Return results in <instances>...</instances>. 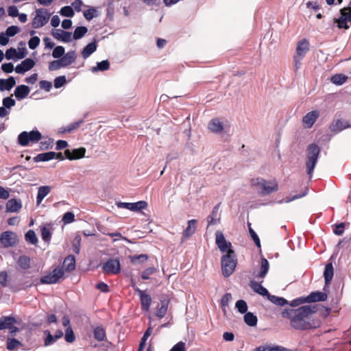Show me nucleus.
I'll return each mask as SVG.
<instances>
[{"mask_svg": "<svg viewBox=\"0 0 351 351\" xmlns=\"http://www.w3.org/2000/svg\"><path fill=\"white\" fill-rule=\"evenodd\" d=\"M20 345L21 342L18 339L8 338L7 340L6 348L8 350L12 351Z\"/></svg>", "mask_w": 351, "mask_h": 351, "instance_id": "45", "label": "nucleus"}, {"mask_svg": "<svg viewBox=\"0 0 351 351\" xmlns=\"http://www.w3.org/2000/svg\"><path fill=\"white\" fill-rule=\"evenodd\" d=\"M64 275V270L62 267H56L55 268L51 273L47 275H45L42 276L40 279V282L41 284H55L58 282V280L62 278Z\"/></svg>", "mask_w": 351, "mask_h": 351, "instance_id": "6", "label": "nucleus"}, {"mask_svg": "<svg viewBox=\"0 0 351 351\" xmlns=\"http://www.w3.org/2000/svg\"><path fill=\"white\" fill-rule=\"evenodd\" d=\"M60 13L62 16L72 17L74 15V11L71 6L66 5L61 8Z\"/></svg>", "mask_w": 351, "mask_h": 351, "instance_id": "50", "label": "nucleus"}, {"mask_svg": "<svg viewBox=\"0 0 351 351\" xmlns=\"http://www.w3.org/2000/svg\"><path fill=\"white\" fill-rule=\"evenodd\" d=\"M349 125L347 124V123H343L340 119H337L334 121L330 126V130L332 132H339L341 130H343L345 128H347Z\"/></svg>", "mask_w": 351, "mask_h": 351, "instance_id": "30", "label": "nucleus"}, {"mask_svg": "<svg viewBox=\"0 0 351 351\" xmlns=\"http://www.w3.org/2000/svg\"><path fill=\"white\" fill-rule=\"evenodd\" d=\"M320 149L317 145L310 144L307 147V158L306 161V172L310 178L312 177L314 168L317 162Z\"/></svg>", "mask_w": 351, "mask_h": 351, "instance_id": "4", "label": "nucleus"}, {"mask_svg": "<svg viewBox=\"0 0 351 351\" xmlns=\"http://www.w3.org/2000/svg\"><path fill=\"white\" fill-rule=\"evenodd\" d=\"M309 51L310 43L307 39L304 38L298 43L294 56L300 58H304Z\"/></svg>", "mask_w": 351, "mask_h": 351, "instance_id": "12", "label": "nucleus"}, {"mask_svg": "<svg viewBox=\"0 0 351 351\" xmlns=\"http://www.w3.org/2000/svg\"><path fill=\"white\" fill-rule=\"evenodd\" d=\"M260 265V271L256 274L255 276L257 278H264L269 271V263L265 258L262 257L261 258Z\"/></svg>", "mask_w": 351, "mask_h": 351, "instance_id": "23", "label": "nucleus"}, {"mask_svg": "<svg viewBox=\"0 0 351 351\" xmlns=\"http://www.w3.org/2000/svg\"><path fill=\"white\" fill-rule=\"evenodd\" d=\"M64 67L62 62H60V59L57 60H53L49 64V70L50 71H56L59 69Z\"/></svg>", "mask_w": 351, "mask_h": 351, "instance_id": "57", "label": "nucleus"}, {"mask_svg": "<svg viewBox=\"0 0 351 351\" xmlns=\"http://www.w3.org/2000/svg\"><path fill=\"white\" fill-rule=\"evenodd\" d=\"M16 84L14 77L10 76L7 80L0 79V90L3 91L5 90H10Z\"/></svg>", "mask_w": 351, "mask_h": 351, "instance_id": "28", "label": "nucleus"}, {"mask_svg": "<svg viewBox=\"0 0 351 351\" xmlns=\"http://www.w3.org/2000/svg\"><path fill=\"white\" fill-rule=\"evenodd\" d=\"M333 276H334V269H333L332 263L331 262H330L326 265L324 271L325 287L328 286L331 283Z\"/></svg>", "mask_w": 351, "mask_h": 351, "instance_id": "19", "label": "nucleus"}, {"mask_svg": "<svg viewBox=\"0 0 351 351\" xmlns=\"http://www.w3.org/2000/svg\"><path fill=\"white\" fill-rule=\"evenodd\" d=\"M156 271V269L154 267H148L143 271L141 278L143 280H148L150 278L149 276L154 274Z\"/></svg>", "mask_w": 351, "mask_h": 351, "instance_id": "56", "label": "nucleus"}, {"mask_svg": "<svg viewBox=\"0 0 351 351\" xmlns=\"http://www.w3.org/2000/svg\"><path fill=\"white\" fill-rule=\"evenodd\" d=\"M86 152V150L84 147H80L73 150L66 149L64 151V156L69 160H78L85 156Z\"/></svg>", "mask_w": 351, "mask_h": 351, "instance_id": "13", "label": "nucleus"}, {"mask_svg": "<svg viewBox=\"0 0 351 351\" xmlns=\"http://www.w3.org/2000/svg\"><path fill=\"white\" fill-rule=\"evenodd\" d=\"M51 186H42L38 189V193L36 197V204L39 205L43 199L50 193Z\"/></svg>", "mask_w": 351, "mask_h": 351, "instance_id": "27", "label": "nucleus"}, {"mask_svg": "<svg viewBox=\"0 0 351 351\" xmlns=\"http://www.w3.org/2000/svg\"><path fill=\"white\" fill-rule=\"evenodd\" d=\"M327 294L322 291L311 292L308 296L305 297L306 303H312L316 302H324L327 300Z\"/></svg>", "mask_w": 351, "mask_h": 351, "instance_id": "15", "label": "nucleus"}, {"mask_svg": "<svg viewBox=\"0 0 351 351\" xmlns=\"http://www.w3.org/2000/svg\"><path fill=\"white\" fill-rule=\"evenodd\" d=\"M208 129L214 133H220L223 130V125L219 119H213L208 123Z\"/></svg>", "mask_w": 351, "mask_h": 351, "instance_id": "25", "label": "nucleus"}, {"mask_svg": "<svg viewBox=\"0 0 351 351\" xmlns=\"http://www.w3.org/2000/svg\"><path fill=\"white\" fill-rule=\"evenodd\" d=\"M87 32L88 29L84 26L77 27L73 33V39L78 40L82 38Z\"/></svg>", "mask_w": 351, "mask_h": 351, "instance_id": "41", "label": "nucleus"}, {"mask_svg": "<svg viewBox=\"0 0 351 351\" xmlns=\"http://www.w3.org/2000/svg\"><path fill=\"white\" fill-rule=\"evenodd\" d=\"M215 243L218 248L222 253H228L229 250H233L232 249V243L227 241L223 234L221 231H217L215 232Z\"/></svg>", "mask_w": 351, "mask_h": 351, "instance_id": "8", "label": "nucleus"}, {"mask_svg": "<svg viewBox=\"0 0 351 351\" xmlns=\"http://www.w3.org/2000/svg\"><path fill=\"white\" fill-rule=\"evenodd\" d=\"M132 287L134 288L135 293H137L140 296L142 310L148 311L152 304L151 296L147 293H145L144 291L141 290L139 288L135 287L133 282L132 283Z\"/></svg>", "mask_w": 351, "mask_h": 351, "instance_id": "10", "label": "nucleus"}, {"mask_svg": "<svg viewBox=\"0 0 351 351\" xmlns=\"http://www.w3.org/2000/svg\"><path fill=\"white\" fill-rule=\"evenodd\" d=\"M45 334L47 335L45 339V346H48L53 344L58 339H55V335H52L49 330H45Z\"/></svg>", "mask_w": 351, "mask_h": 351, "instance_id": "58", "label": "nucleus"}, {"mask_svg": "<svg viewBox=\"0 0 351 351\" xmlns=\"http://www.w3.org/2000/svg\"><path fill=\"white\" fill-rule=\"evenodd\" d=\"M21 64L23 69L25 70V71H28L34 66L35 62L31 58H27L25 60H23Z\"/></svg>", "mask_w": 351, "mask_h": 351, "instance_id": "53", "label": "nucleus"}, {"mask_svg": "<svg viewBox=\"0 0 351 351\" xmlns=\"http://www.w3.org/2000/svg\"><path fill=\"white\" fill-rule=\"evenodd\" d=\"M129 258H130V262L132 264L136 265V264H139V263L146 262L148 259V256L145 254H141L139 255L130 256Z\"/></svg>", "mask_w": 351, "mask_h": 351, "instance_id": "38", "label": "nucleus"}, {"mask_svg": "<svg viewBox=\"0 0 351 351\" xmlns=\"http://www.w3.org/2000/svg\"><path fill=\"white\" fill-rule=\"evenodd\" d=\"M97 16V10L95 8H91L84 12V16L88 21L92 20L94 17H96Z\"/></svg>", "mask_w": 351, "mask_h": 351, "instance_id": "49", "label": "nucleus"}, {"mask_svg": "<svg viewBox=\"0 0 351 351\" xmlns=\"http://www.w3.org/2000/svg\"><path fill=\"white\" fill-rule=\"evenodd\" d=\"M267 299L272 303H274L276 305H278L280 306H283L285 304H288L287 300H285V298H280L278 296H276V295H273L271 294L269 295V296L268 297Z\"/></svg>", "mask_w": 351, "mask_h": 351, "instance_id": "40", "label": "nucleus"}, {"mask_svg": "<svg viewBox=\"0 0 351 351\" xmlns=\"http://www.w3.org/2000/svg\"><path fill=\"white\" fill-rule=\"evenodd\" d=\"M244 321L250 326H254L257 324V317L252 313H246L244 315Z\"/></svg>", "mask_w": 351, "mask_h": 351, "instance_id": "39", "label": "nucleus"}, {"mask_svg": "<svg viewBox=\"0 0 351 351\" xmlns=\"http://www.w3.org/2000/svg\"><path fill=\"white\" fill-rule=\"evenodd\" d=\"M102 269L107 274H117L121 271L119 261L117 258H110L104 264Z\"/></svg>", "mask_w": 351, "mask_h": 351, "instance_id": "9", "label": "nucleus"}, {"mask_svg": "<svg viewBox=\"0 0 351 351\" xmlns=\"http://www.w3.org/2000/svg\"><path fill=\"white\" fill-rule=\"evenodd\" d=\"M340 12L341 17H343L348 22H351V7L348 6L343 8L341 9Z\"/></svg>", "mask_w": 351, "mask_h": 351, "instance_id": "51", "label": "nucleus"}, {"mask_svg": "<svg viewBox=\"0 0 351 351\" xmlns=\"http://www.w3.org/2000/svg\"><path fill=\"white\" fill-rule=\"evenodd\" d=\"M40 44V38L38 36L32 37L29 42L28 45L31 49H35Z\"/></svg>", "mask_w": 351, "mask_h": 351, "instance_id": "64", "label": "nucleus"}, {"mask_svg": "<svg viewBox=\"0 0 351 351\" xmlns=\"http://www.w3.org/2000/svg\"><path fill=\"white\" fill-rule=\"evenodd\" d=\"M54 152L39 154L34 158V162H45L53 159Z\"/></svg>", "mask_w": 351, "mask_h": 351, "instance_id": "32", "label": "nucleus"}, {"mask_svg": "<svg viewBox=\"0 0 351 351\" xmlns=\"http://www.w3.org/2000/svg\"><path fill=\"white\" fill-rule=\"evenodd\" d=\"M109 68H110V62L108 60H103L100 62H98L96 66L92 67L91 71L93 73L97 72L99 71H105L108 70Z\"/></svg>", "mask_w": 351, "mask_h": 351, "instance_id": "37", "label": "nucleus"}, {"mask_svg": "<svg viewBox=\"0 0 351 351\" xmlns=\"http://www.w3.org/2000/svg\"><path fill=\"white\" fill-rule=\"evenodd\" d=\"M319 116L317 110L308 112L302 119V123L306 128H311Z\"/></svg>", "mask_w": 351, "mask_h": 351, "instance_id": "14", "label": "nucleus"}, {"mask_svg": "<svg viewBox=\"0 0 351 351\" xmlns=\"http://www.w3.org/2000/svg\"><path fill=\"white\" fill-rule=\"evenodd\" d=\"M30 258L26 255L20 256L17 264L20 268L23 269H27L30 267Z\"/></svg>", "mask_w": 351, "mask_h": 351, "instance_id": "36", "label": "nucleus"}, {"mask_svg": "<svg viewBox=\"0 0 351 351\" xmlns=\"http://www.w3.org/2000/svg\"><path fill=\"white\" fill-rule=\"evenodd\" d=\"M22 207L21 201L16 199H10L6 203V211L10 213H17Z\"/></svg>", "mask_w": 351, "mask_h": 351, "instance_id": "18", "label": "nucleus"}, {"mask_svg": "<svg viewBox=\"0 0 351 351\" xmlns=\"http://www.w3.org/2000/svg\"><path fill=\"white\" fill-rule=\"evenodd\" d=\"M62 221L65 223H70L75 221V215L72 212H66L62 217Z\"/></svg>", "mask_w": 351, "mask_h": 351, "instance_id": "59", "label": "nucleus"}, {"mask_svg": "<svg viewBox=\"0 0 351 351\" xmlns=\"http://www.w3.org/2000/svg\"><path fill=\"white\" fill-rule=\"evenodd\" d=\"M147 207V203L145 201H138L132 204V211L137 212L145 209Z\"/></svg>", "mask_w": 351, "mask_h": 351, "instance_id": "46", "label": "nucleus"}, {"mask_svg": "<svg viewBox=\"0 0 351 351\" xmlns=\"http://www.w3.org/2000/svg\"><path fill=\"white\" fill-rule=\"evenodd\" d=\"M75 335L71 328L68 326L65 330L64 339L67 343H73L75 341Z\"/></svg>", "mask_w": 351, "mask_h": 351, "instance_id": "44", "label": "nucleus"}, {"mask_svg": "<svg viewBox=\"0 0 351 351\" xmlns=\"http://www.w3.org/2000/svg\"><path fill=\"white\" fill-rule=\"evenodd\" d=\"M5 56L7 60H11L14 58L17 59V51L16 49L11 47L7 49L5 51Z\"/></svg>", "mask_w": 351, "mask_h": 351, "instance_id": "61", "label": "nucleus"}, {"mask_svg": "<svg viewBox=\"0 0 351 351\" xmlns=\"http://www.w3.org/2000/svg\"><path fill=\"white\" fill-rule=\"evenodd\" d=\"M197 223L196 219H191L188 221L187 227L183 232V237L188 238L195 234L197 230Z\"/></svg>", "mask_w": 351, "mask_h": 351, "instance_id": "20", "label": "nucleus"}, {"mask_svg": "<svg viewBox=\"0 0 351 351\" xmlns=\"http://www.w3.org/2000/svg\"><path fill=\"white\" fill-rule=\"evenodd\" d=\"M97 41L94 40L92 43H88L82 50V56L84 59L88 58L93 52L97 49Z\"/></svg>", "mask_w": 351, "mask_h": 351, "instance_id": "29", "label": "nucleus"}, {"mask_svg": "<svg viewBox=\"0 0 351 351\" xmlns=\"http://www.w3.org/2000/svg\"><path fill=\"white\" fill-rule=\"evenodd\" d=\"M16 323V320L14 317L3 316L0 318V330L8 329Z\"/></svg>", "mask_w": 351, "mask_h": 351, "instance_id": "24", "label": "nucleus"}, {"mask_svg": "<svg viewBox=\"0 0 351 351\" xmlns=\"http://www.w3.org/2000/svg\"><path fill=\"white\" fill-rule=\"evenodd\" d=\"M36 16L32 20V25L34 29H38L44 26L49 21L51 16L47 13L46 10L37 9L36 11Z\"/></svg>", "mask_w": 351, "mask_h": 351, "instance_id": "7", "label": "nucleus"}, {"mask_svg": "<svg viewBox=\"0 0 351 351\" xmlns=\"http://www.w3.org/2000/svg\"><path fill=\"white\" fill-rule=\"evenodd\" d=\"M235 306L239 313L242 314L246 313L247 311V305L245 301L239 300L236 302Z\"/></svg>", "mask_w": 351, "mask_h": 351, "instance_id": "48", "label": "nucleus"}, {"mask_svg": "<svg viewBox=\"0 0 351 351\" xmlns=\"http://www.w3.org/2000/svg\"><path fill=\"white\" fill-rule=\"evenodd\" d=\"M19 32V28L17 26L12 25L7 28L5 34L8 37H12L15 36Z\"/></svg>", "mask_w": 351, "mask_h": 351, "instance_id": "62", "label": "nucleus"}, {"mask_svg": "<svg viewBox=\"0 0 351 351\" xmlns=\"http://www.w3.org/2000/svg\"><path fill=\"white\" fill-rule=\"evenodd\" d=\"M248 227H249V232L250 234V236H251L252 240L255 243L257 247L261 248V245L260 239H259L258 235L256 234V233L254 232V230L251 228V224L250 223H248Z\"/></svg>", "mask_w": 351, "mask_h": 351, "instance_id": "52", "label": "nucleus"}, {"mask_svg": "<svg viewBox=\"0 0 351 351\" xmlns=\"http://www.w3.org/2000/svg\"><path fill=\"white\" fill-rule=\"evenodd\" d=\"M30 92L29 88L26 85L18 86L14 90V95L17 99L21 100L27 97Z\"/></svg>", "mask_w": 351, "mask_h": 351, "instance_id": "21", "label": "nucleus"}, {"mask_svg": "<svg viewBox=\"0 0 351 351\" xmlns=\"http://www.w3.org/2000/svg\"><path fill=\"white\" fill-rule=\"evenodd\" d=\"M93 335L98 341H104L106 337V330L102 326H97L93 330Z\"/></svg>", "mask_w": 351, "mask_h": 351, "instance_id": "34", "label": "nucleus"}, {"mask_svg": "<svg viewBox=\"0 0 351 351\" xmlns=\"http://www.w3.org/2000/svg\"><path fill=\"white\" fill-rule=\"evenodd\" d=\"M335 21V23H336L337 24V27L339 28V29H347L349 28V26L348 25L347 23L348 22V21H346V19H344L343 17H340L339 19H334Z\"/></svg>", "mask_w": 351, "mask_h": 351, "instance_id": "60", "label": "nucleus"}, {"mask_svg": "<svg viewBox=\"0 0 351 351\" xmlns=\"http://www.w3.org/2000/svg\"><path fill=\"white\" fill-rule=\"evenodd\" d=\"M316 306L304 305L297 308H290L282 312V316L289 320L290 326L299 331L318 328L322 324L320 319L315 317Z\"/></svg>", "mask_w": 351, "mask_h": 351, "instance_id": "1", "label": "nucleus"}, {"mask_svg": "<svg viewBox=\"0 0 351 351\" xmlns=\"http://www.w3.org/2000/svg\"><path fill=\"white\" fill-rule=\"evenodd\" d=\"M54 38L56 39L65 42L69 43L71 41V33L62 30L60 29H56L52 33Z\"/></svg>", "mask_w": 351, "mask_h": 351, "instance_id": "17", "label": "nucleus"}, {"mask_svg": "<svg viewBox=\"0 0 351 351\" xmlns=\"http://www.w3.org/2000/svg\"><path fill=\"white\" fill-rule=\"evenodd\" d=\"M42 138V134L38 130H32L29 132L24 131L18 136V143L23 147L29 144L38 143Z\"/></svg>", "mask_w": 351, "mask_h": 351, "instance_id": "5", "label": "nucleus"}, {"mask_svg": "<svg viewBox=\"0 0 351 351\" xmlns=\"http://www.w3.org/2000/svg\"><path fill=\"white\" fill-rule=\"evenodd\" d=\"M252 186L254 187L261 196L268 195L278 191V184L276 179L267 180L262 178H252Z\"/></svg>", "mask_w": 351, "mask_h": 351, "instance_id": "2", "label": "nucleus"}, {"mask_svg": "<svg viewBox=\"0 0 351 351\" xmlns=\"http://www.w3.org/2000/svg\"><path fill=\"white\" fill-rule=\"evenodd\" d=\"M256 351H291L280 346H265L256 348Z\"/></svg>", "mask_w": 351, "mask_h": 351, "instance_id": "35", "label": "nucleus"}, {"mask_svg": "<svg viewBox=\"0 0 351 351\" xmlns=\"http://www.w3.org/2000/svg\"><path fill=\"white\" fill-rule=\"evenodd\" d=\"M237 259L234 250H229L221 258V271L224 277H229L235 270Z\"/></svg>", "mask_w": 351, "mask_h": 351, "instance_id": "3", "label": "nucleus"}, {"mask_svg": "<svg viewBox=\"0 0 351 351\" xmlns=\"http://www.w3.org/2000/svg\"><path fill=\"white\" fill-rule=\"evenodd\" d=\"M66 82V80L65 76L62 75L55 78L54 80V86L56 88H59L62 87Z\"/></svg>", "mask_w": 351, "mask_h": 351, "instance_id": "63", "label": "nucleus"}, {"mask_svg": "<svg viewBox=\"0 0 351 351\" xmlns=\"http://www.w3.org/2000/svg\"><path fill=\"white\" fill-rule=\"evenodd\" d=\"M25 241L31 244L36 245L38 243V239L34 230H29L25 234Z\"/></svg>", "mask_w": 351, "mask_h": 351, "instance_id": "42", "label": "nucleus"}, {"mask_svg": "<svg viewBox=\"0 0 351 351\" xmlns=\"http://www.w3.org/2000/svg\"><path fill=\"white\" fill-rule=\"evenodd\" d=\"M41 232V237L43 240L45 242H49L51 238V232L50 230L47 227H43L40 229Z\"/></svg>", "mask_w": 351, "mask_h": 351, "instance_id": "47", "label": "nucleus"}, {"mask_svg": "<svg viewBox=\"0 0 351 351\" xmlns=\"http://www.w3.org/2000/svg\"><path fill=\"white\" fill-rule=\"evenodd\" d=\"M63 265L66 271H71L75 268V258L73 255H69L66 257L63 262Z\"/></svg>", "mask_w": 351, "mask_h": 351, "instance_id": "31", "label": "nucleus"}, {"mask_svg": "<svg viewBox=\"0 0 351 351\" xmlns=\"http://www.w3.org/2000/svg\"><path fill=\"white\" fill-rule=\"evenodd\" d=\"M0 242L4 247L14 246L16 243V235L11 231L3 232L0 235Z\"/></svg>", "mask_w": 351, "mask_h": 351, "instance_id": "11", "label": "nucleus"}, {"mask_svg": "<svg viewBox=\"0 0 351 351\" xmlns=\"http://www.w3.org/2000/svg\"><path fill=\"white\" fill-rule=\"evenodd\" d=\"M169 306V300H160V307L158 308L156 313V315L160 318H162L167 313V308Z\"/></svg>", "mask_w": 351, "mask_h": 351, "instance_id": "33", "label": "nucleus"}, {"mask_svg": "<svg viewBox=\"0 0 351 351\" xmlns=\"http://www.w3.org/2000/svg\"><path fill=\"white\" fill-rule=\"evenodd\" d=\"M220 206V203L214 206L213 208L212 213L207 217L208 221V226L210 225H213L219 221L220 217H219V209Z\"/></svg>", "mask_w": 351, "mask_h": 351, "instance_id": "22", "label": "nucleus"}, {"mask_svg": "<svg viewBox=\"0 0 351 351\" xmlns=\"http://www.w3.org/2000/svg\"><path fill=\"white\" fill-rule=\"evenodd\" d=\"M76 55L74 51H71L66 53L65 55L60 58V62H62L64 67H66L75 61Z\"/></svg>", "mask_w": 351, "mask_h": 351, "instance_id": "26", "label": "nucleus"}, {"mask_svg": "<svg viewBox=\"0 0 351 351\" xmlns=\"http://www.w3.org/2000/svg\"><path fill=\"white\" fill-rule=\"evenodd\" d=\"M82 123V121H80L72 123L70 125H67L66 128H61V130H62L61 132L62 133L71 132V131H73V130L77 129V128H79L80 125Z\"/></svg>", "mask_w": 351, "mask_h": 351, "instance_id": "54", "label": "nucleus"}, {"mask_svg": "<svg viewBox=\"0 0 351 351\" xmlns=\"http://www.w3.org/2000/svg\"><path fill=\"white\" fill-rule=\"evenodd\" d=\"M64 54V48L62 46H57L52 52V56L54 58H61Z\"/></svg>", "mask_w": 351, "mask_h": 351, "instance_id": "55", "label": "nucleus"}, {"mask_svg": "<svg viewBox=\"0 0 351 351\" xmlns=\"http://www.w3.org/2000/svg\"><path fill=\"white\" fill-rule=\"evenodd\" d=\"M348 77L344 74H335L332 76L331 82L336 85H341L346 82Z\"/></svg>", "mask_w": 351, "mask_h": 351, "instance_id": "43", "label": "nucleus"}, {"mask_svg": "<svg viewBox=\"0 0 351 351\" xmlns=\"http://www.w3.org/2000/svg\"><path fill=\"white\" fill-rule=\"evenodd\" d=\"M263 281H261V282H258L256 281L252 280L250 282V287L256 293H258L261 295H263V296H267V298H268L270 293H269V291H267V289L266 288H265L264 287H263L261 285V283Z\"/></svg>", "mask_w": 351, "mask_h": 351, "instance_id": "16", "label": "nucleus"}]
</instances>
